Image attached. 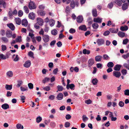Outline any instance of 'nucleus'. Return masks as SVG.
<instances>
[{
  "label": "nucleus",
  "instance_id": "f257e3e1",
  "mask_svg": "<svg viewBox=\"0 0 129 129\" xmlns=\"http://www.w3.org/2000/svg\"><path fill=\"white\" fill-rule=\"evenodd\" d=\"M78 5L79 3L77 1H76L75 2L74 1L72 0L71 2L70 6L72 9H74L75 6L77 7H78Z\"/></svg>",
  "mask_w": 129,
  "mask_h": 129
},
{
  "label": "nucleus",
  "instance_id": "f03ea898",
  "mask_svg": "<svg viewBox=\"0 0 129 129\" xmlns=\"http://www.w3.org/2000/svg\"><path fill=\"white\" fill-rule=\"evenodd\" d=\"M28 7L30 10L35 9L36 8L34 3L33 2H30L29 3Z\"/></svg>",
  "mask_w": 129,
  "mask_h": 129
},
{
  "label": "nucleus",
  "instance_id": "7ed1b4c3",
  "mask_svg": "<svg viewBox=\"0 0 129 129\" xmlns=\"http://www.w3.org/2000/svg\"><path fill=\"white\" fill-rule=\"evenodd\" d=\"M42 38L44 41L45 43L49 41V37L48 35H43V36Z\"/></svg>",
  "mask_w": 129,
  "mask_h": 129
},
{
  "label": "nucleus",
  "instance_id": "20e7f679",
  "mask_svg": "<svg viewBox=\"0 0 129 129\" xmlns=\"http://www.w3.org/2000/svg\"><path fill=\"white\" fill-rule=\"evenodd\" d=\"M94 60L93 59L91 58L89 59L88 61V66L90 67L94 63Z\"/></svg>",
  "mask_w": 129,
  "mask_h": 129
},
{
  "label": "nucleus",
  "instance_id": "39448f33",
  "mask_svg": "<svg viewBox=\"0 0 129 129\" xmlns=\"http://www.w3.org/2000/svg\"><path fill=\"white\" fill-rule=\"evenodd\" d=\"M113 76L117 78H119L121 76V74L119 72L114 71L113 72Z\"/></svg>",
  "mask_w": 129,
  "mask_h": 129
},
{
  "label": "nucleus",
  "instance_id": "423d86ee",
  "mask_svg": "<svg viewBox=\"0 0 129 129\" xmlns=\"http://www.w3.org/2000/svg\"><path fill=\"white\" fill-rule=\"evenodd\" d=\"M31 64V62L29 60H27L25 62L23 65L24 67L28 68L30 67Z\"/></svg>",
  "mask_w": 129,
  "mask_h": 129
},
{
  "label": "nucleus",
  "instance_id": "0eeeda50",
  "mask_svg": "<svg viewBox=\"0 0 129 129\" xmlns=\"http://www.w3.org/2000/svg\"><path fill=\"white\" fill-rule=\"evenodd\" d=\"M102 19L99 17L94 18L93 19V21L96 23H101L102 22Z\"/></svg>",
  "mask_w": 129,
  "mask_h": 129
},
{
  "label": "nucleus",
  "instance_id": "6e6552de",
  "mask_svg": "<svg viewBox=\"0 0 129 129\" xmlns=\"http://www.w3.org/2000/svg\"><path fill=\"white\" fill-rule=\"evenodd\" d=\"M37 22L39 25L41 26L43 24V20L42 19L40 18H37Z\"/></svg>",
  "mask_w": 129,
  "mask_h": 129
},
{
  "label": "nucleus",
  "instance_id": "1a4fd4ad",
  "mask_svg": "<svg viewBox=\"0 0 129 129\" xmlns=\"http://www.w3.org/2000/svg\"><path fill=\"white\" fill-rule=\"evenodd\" d=\"M12 33L10 30H8L6 31V34L8 38H10L12 37Z\"/></svg>",
  "mask_w": 129,
  "mask_h": 129
},
{
  "label": "nucleus",
  "instance_id": "9d476101",
  "mask_svg": "<svg viewBox=\"0 0 129 129\" xmlns=\"http://www.w3.org/2000/svg\"><path fill=\"white\" fill-rule=\"evenodd\" d=\"M35 17V14L33 12L30 13L28 14V17L30 19L34 20Z\"/></svg>",
  "mask_w": 129,
  "mask_h": 129
},
{
  "label": "nucleus",
  "instance_id": "9b49d317",
  "mask_svg": "<svg viewBox=\"0 0 129 129\" xmlns=\"http://www.w3.org/2000/svg\"><path fill=\"white\" fill-rule=\"evenodd\" d=\"M76 20L78 23H81L83 20V18L82 16L80 15L77 17Z\"/></svg>",
  "mask_w": 129,
  "mask_h": 129
},
{
  "label": "nucleus",
  "instance_id": "f8f14e48",
  "mask_svg": "<svg viewBox=\"0 0 129 129\" xmlns=\"http://www.w3.org/2000/svg\"><path fill=\"white\" fill-rule=\"evenodd\" d=\"M104 41L103 39H99L98 40L97 43L98 45L100 46L103 44L104 43Z\"/></svg>",
  "mask_w": 129,
  "mask_h": 129
},
{
  "label": "nucleus",
  "instance_id": "ddd939ff",
  "mask_svg": "<svg viewBox=\"0 0 129 129\" xmlns=\"http://www.w3.org/2000/svg\"><path fill=\"white\" fill-rule=\"evenodd\" d=\"M7 26L11 29L12 30H14L15 27L14 25L12 23L8 24Z\"/></svg>",
  "mask_w": 129,
  "mask_h": 129
},
{
  "label": "nucleus",
  "instance_id": "4468645a",
  "mask_svg": "<svg viewBox=\"0 0 129 129\" xmlns=\"http://www.w3.org/2000/svg\"><path fill=\"white\" fill-rule=\"evenodd\" d=\"M121 67V66L119 64H116L115 65L114 68V70L115 71H119Z\"/></svg>",
  "mask_w": 129,
  "mask_h": 129
},
{
  "label": "nucleus",
  "instance_id": "2eb2a0df",
  "mask_svg": "<svg viewBox=\"0 0 129 129\" xmlns=\"http://www.w3.org/2000/svg\"><path fill=\"white\" fill-rule=\"evenodd\" d=\"M63 95L61 93H59L56 97V98L58 100H61L63 98Z\"/></svg>",
  "mask_w": 129,
  "mask_h": 129
},
{
  "label": "nucleus",
  "instance_id": "dca6fc26",
  "mask_svg": "<svg viewBox=\"0 0 129 129\" xmlns=\"http://www.w3.org/2000/svg\"><path fill=\"white\" fill-rule=\"evenodd\" d=\"M79 30H83L84 31H86L87 30L86 26L84 25L80 26L79 27Z\"/></svg>",
  "mask_w": 129,
  "mask_h": 129
},
{
  "label": "nucleus",
  "instance_id": "f3484780",
  "mask_svg": "<svg viewBox=\"0 0 129 129\" xmlns=\"http://www.w3.org/2000/svg\"><path fill=\"white\" fill-rule=\"evenodd\" d=\"M28 24V22L26 19H23L22 22V24L23 25L26 27L27 26Z\"/></svg>",
  "mask_w": 129,
  "mask_h": 129
},
{
  "label": "nucleus",
  "instance_id": "a211bd4d",
  "mask_svg": "<svg viewBox=\"0 0 129 129\" xmlns=\"http://www.w3.org/2000/svg\"><path fill=\"white\" fill-rule=\"evenodd\" d=\"M97 11L95 9H93L92 10V13L93 17H95L97 16Z\"/></svg>",
  "mask_w": 129,
  "mask_h": 129
},
{
  "label": "nucleus",
  "instance_id": "6ab92c4d",
  "mask_svg": "<svg viewBox=\"0 0 129 129\" xmlns=\"http://www.w3.org/2000/svg\"><path fill=\"white\" fill-rule=\"evenodd\" d=\"M102 56L101 55H98L95 57V60L97 62L100 61L102 60Z\"/></svg>",
  "mask_w": 129,
  "mask_h": 129
},
{
  "label": "nucleus",
  "instance_id": "aec40b11",
  "mask_svg": "<svg viewBox=\"0 0 129 129\" xmlns=\"http://www.w3.org/2000/svg\"><path fill=\"white\" fill-rule=\"evenodd\" d=\"M109 31L113 33H117L118 31V28L115 29L114 28H110L109 29Z\"/></svg>",
  "mask_w": 129,
  "mask_h": 129
},
{
  "label": "nucleus",
  "instance_id": "412c9836",
  "mask_svg": "<svg viewBox=\"0 0 129 129\" xmlns=\"http://www.w3.org/2000/svg\"><path fill=\"white\" fill-rule=\"evenodd\" d=\"M128 29V27L126 25L124 26H121L120 27V30L122 31H126Z\"/></svg>",
  "mask_w": 129,
  "mask_h": 129
},
{
  "label": "nucleus",
  "instance_id": "4be33fe9",
  "mask_svg": "<svg viewBox=\"0 0 129 129\" xmlns=\"http://www.w3.org/2000/svg\"><path fill=\"white\" fill-rule=\"evenodd\" d=\"M1 39L2 42L5 43H7L9 42L8 39L5 37H2Z\"/></svg>",
  "mask_w": 129,
  "mask_h": 129
},
{
  "label": "nucleus",
  "instance_id": "5701e85b",
  "mask_svg": "<svg viewBox=\"0 0 129 129\" xmlns=\"http://www.w3.org/2000/svg\"><path fill=\"white\" fill-rule=\"evenodd\" d=\"M9 105L5 103L2 105V107L4 109H7L9 108Z\"/></svg>",
  "mask_w": 129,
  "mask_h": 129
},
{
  "label": "nucleus",
  "instance_id": "b1692460",
  "mask_svg": "<svg viewBox=\"0 0 129 129\" xmlns=\"http://www.w3.org/2000/svg\"><path fill=\"white\" fill-rule=\"evenodd\" d=\"M118 35V36L121 38H123L125 36V33L121 31H119Z\"/></svg>",
  "mask_w": 129,
  "mask_h": 129
},
{
  "label": "nucleus",
  "instance_id": "393cba45",
  "mask_svg": "<svg viewBox=\"0 0 129 129\" xmlns=\"http://www.w3.org/2000/svg\"><path fill=\"white\" fill-rule=\"evenodd\" d=\"M17 84L16 85L17 87L19 88L20 87L23 83L22 81L20 80H18L17 81Z\"/></svg>",
  "mask_w": 129,
  "mask_h": 129
},
{
  "label": "nucleus",
  "instance_id": "a878e982",
  "mask_svg": "<svg viewBox=\"0 0 129 129\" xmlns=\"http://www.w3.org/2000/svg\"><path fill=\"white\" fill-rule=\"evenodd\" d=\"M15 21L17 24L19 25L21 24V20L20 18L18 17L16 18L15 19Z\"/></svg>",
  "mask_w": 129,
  "mask_h": 129
},
{
  "label": "nucleus",
  "instance_id": "bb28decb",
  "mask_svg": "<svg viewBox=\"0 0 129 129\" xmlns=\"http://www.w3.org/2000/svg\"><path fill=\"white\" fill-rule=\"evenodd\" d=\"M12 85L11 84L10 85L6 84L5 85V88L7 90H11L12 88Z\"/></svg>",
  "mask_w": 129,
  "mask_h": 129
},
{
  "label": "nucleus",
  "instance_id": "cd10ccee",
  "mask_svg": "<svg viewBox=\"0 0 129 129\" xmlns=\"http://www.w3.org/2000/svg\"><path fill=\"white\" fill-rule=\"evenodd\" d=\"M55 22V21L53 19H50L49 21L50 25L51 27L53 26Z\"/></svg>",
  "mask_w": 129,
  "mask_h": 129
},
{
  "label": "nucleus",
  "instance_id": "c85d7f7f",
  "mask_svg": "<svg viewBox=\"0 0 129 129\" xmlns=\"http://www.w3.org/2000/svg\"><path fill=\"white\" fill-rule=\"evenodd\" d=\"M92 82L93 85H96L98 82V80L96 78L93 79Z\"/></svg>",
  "mask_w": 129,
  "mask_h": 129
},
{
  "label": "nucleus",
  "instance_id": "c756f323",
  "mask_svg": "<svg viewBox=\"0 0 129 129\" xmlns=\"http://www.w3.org/2000/svg\"><path fill=\"white\" fill-rule=\"evenodd\" d=\"M39 15L42 16H44L45 14V12L44 11L40 10L38 12Z\"/></svg>",
  "mask_w": 129,
  "mask_h": 129
},
{
  "label": "nucleus",
  "instance_id": "7c9ffc66",
  "mask_svg": "<svg viewBox=\"0 0 129 129\" xmlns=\"http://www.w3.org/2000/svg\"><path fill=\"white\" fill-rule=\"evenodd\" d=\"M83 53L84 54H89L90 53V51L89 50H87L86 49H84L83 51Z\"/></svg>",
  "mask_w": 129,
  "mask_h": 129
},
{
  "label": "nucleus",
  "instance_id": "2f4dec72",
  "mask_svg": "<svg viewBox=\"0 0 129 129\" xmlns=\"http://www.w3.org/2000/svg\"><path fill=\"white\" fill-rule=\"evenodd\" d=\"M122 9L125 10L127 9L128 8V4L127 3H125L123 4L122 6Z\"/></svg>",
  "mask_w": 129,
  "mask_h": 129
},
{
  "label": "nucleus",
  "instance_id": "473e14b6",
  "mask_svg": "<svg viewBox=\"0 0 129 129\" xmlns=\"http://www.w3.org/2000/svg\"><path fill=\"white\" fill-rule=\"evenodd\" d=\"M92 27L94 29H97L99 27V25L97 23H94L92 24Z\"/></svg>",
  "mask_w": 129,
  "mask_h": 129
},
{
  "label": "nucleus",
  "instance_id": "72a5a7b5",
  "mask_svg": "<svg viewBox=\"0 0 129 129\" xmlns=\"http://www.w3.org/2000/svg\"><path fill=\"white\" fill-rule=\"evenodd\" d=\"M114 3L118 6H120L122 3L120 0H115Z\"/></svg>",
  "mask_w": 129,
  "mask_h": 129
},
{
  "label": "nucleus",
  "instance_id": "f704fd0d",
  "mask_svg": "<svg viewBox=\"0 0 129 129\" xmlns=\"http://www.w3.org/2000/svg\"><path fill=\"white\" fill-rule=\"evenodd\" d=\"M114 64L112 62H109L107 64V67L110 68H111L113 67Z\"/></svg>",
  "mask_w": 129,
  "mask_h": 129
},
{
  "label": "nucleus",
  "instance_id": "c9c22d12",
  "mask_svg": "<svg viewBox=\"0 0 129 129\" xmlns=\"http://www.w3.org/2000/svg\"><path fill=\"white\" fill-rule=\"evenodd\" d=\"M6 74L9 77H12L13 76V72L11 71H9L7 72Z\"/></svg>",
  "mask_w": 129,
  "mask_h": 129
},
{
  "label": "nucleus",
  "instance_id": "e433bc0d",
  "mask_svg": "<svg viewBox=\"0 0 129 129\" xmlns=\"http://www.w3.org/2000/svg\"><path fill=\"white\" fill-rule=\"evenodd\" d=\"M16 127L17 129H20L21 128L22 129L23 128V126L19 123L18 124L16 125Z\"/></svg>",
  "mask_w": 129,
  "mask_h": 129
},
{
  "label": "nucleus",
  "instance_id": "4c0bfd02",
  "mask_svg": "<svg viewBox=\"0 0 129 129\" xmlns=\"http://www.w3.org/2000/svg\"><path fill=\"white\" fill-rule=\"evenodd\" d=\"M57 33V31L55 29H54L51 31V34L53 35H56Z\"/></svg>",
  "mask_w": 129,
  "mask_h": 129
},
{
  "label": "nucleus",
  "instance_id": "58836bf2",
  "mask_svg": "<svg viewBox=\"0 0 129 129\" xmlns=\"http://www.w3.org/2000/svg\"><path fill=\"white\" fill-rule=\"evenodd\" d=\"M23 9L26 13H28L29 12V9L27 6H24L23 7Z\"/></svg>",
  "mask_w": 129,
  "mask_h": 129
},
{
  "label": "nucleus",
  "instance_id": "ea45409f",
  "mask_svg": "<svg viewBox=\"0 0 129 129\" xmlns=\"http://www.w3.org/2000/svg\"><path fill=\"white\" fill-rule=\"evenodd\" d=\"M103 57L104 60H107L109 59V57L107 54H105L103 55Z\"/></svg>",
  "mask_w": 129,
  "mask_h": 129
},
{
  "label": "nucleus",
  "instance_id": "a19ab883",
  "mask_svg": "<svg viewBox=\"0 0 129 129\" xmlns=\"http://www.w3.org/2000/svg\"><path fill=\"white\" fill-rule=\"evenodd\" d=\"M6 59V56L3 54H0V60L1 59L5 60Z\"/></svg>",
  "mask_w": 129,
  "mask_h": 129
},
{
  "label": "nucleus",
  "instance_id": "79ce46f5",
  "mask_svg": "<svg viewBox=\"0 0 129 129\" xmlns=\"http://www.w3.org/2000/svg\"><path fill=\"white\" fill-rule=\"evenodd\" d=\"M57 87L58 88V90L59 91H62L63 89V87L62 86L59 85H58Z\"/></svg>",
  "mask_w": 129,
  "mask_h": 129
},
{
  "label": "nucleus",
  "instance_id": "37998d69",
  "mask_svg": "<svg viewBox=\"0 0 129 129\" xmlns=\"http://www.w3.org/2000/svg\"><path fill=\"white\" fill-rule=\"evenodd\" d=\"M18 15L19 17H21L23 14V13L22 11L21 10H19L18 12Z\"/></svg>",
  "mask_w": 129,
  "mask_h": 129
},
{
  "label": "nucleus",
  "instance_id": "c03bdc74",
  "mask_svg": "<svg viewBox=\"0 0 129 129\" xmlns=\"http://www.w3.org/2000/svg\"><path fill=\"white\" fill-rule=\"evenodd\" d=\"M50 79V78H49L45 77L44 79L43 80L42 82L43 83H45L46 82L48 81Z\"/></svg>",
  "mask_w": 129,
  "mask_h": 129
},
{
  "label": "nucleus",
  "instance_id": "a18cd8bd",
  "mask_svg": "<svg viewBox=\"0 0 129 129\" xmlns=\"http://www.w3.org/2000/svg\"><path fill=\"white\" fill-rule=\"evenodd\" d=\"M42 120V118L40 116L36 118L37 122L38 123H39Z\"/></svg>",
  "mask_w": 129,
  "mask_h": 129
},
{
  "label": "nucleus",
  "instance_id": "49530a36",
  "mask_svg": "<svg viewBox=\"0 0 129 129\" xmlns=\"http://www.w3.org/2000/svg\"><path fill=\"white\" fill-rule=\"evenodd\" d=\"M21 39V36H18L17 38L15 39L16 42H20V40Z\"/></svg>",
  "mask_w": 129,
  "mask_h": 129
},
{
  "label": "nucleus",
  "instance_id": "de8ad7c7",
  "mask_svg": "<svg viewBox=\"0 0 129 129\" xmlns=\"http://www.w3.org/2000/svg\"><path fill=\"white\" fill-rule=\"evenodd\" d=\"M70 8L68 6H67L66 9V12L67 13H68L70 12Z\"/></svg>",
  "mask_w": 129,
  "mask_h": 129
},
{
  "label": "nucleus",
  "instance_id": "09e8293b",
  "mask_svg": "<svg viewBox=\"0 0 129 129\" xmlns=\"http://www.w3.org/2000/svg\"><path fill=\"white\" fill-rule=\"evenodd\" d=\"M82 120L84 122H85L87 120L88 118L85 115H83L82 116Z\"/></svg>",
  "mask_w": 129,
  "mask_h": 129
},
{
  "label": "nucleus",
  "instance_id": "8fccbe9b",
  "mask_svg": "<svg viewBox=\"0 0 129 129\" xmlns=\"http://www.w3.org/2000/svg\"><path fill=\"white\" fill-rule=\"evenodd\" d=\"M110 32L109 30H106L105 31L103 34V35L104 36H106L109 35L110 34Z\"/></svg>",
  "mask_w": 129,
  "mask_h": 129
},
{
  "label": "nucleus",
  "instance_id": "3c124183",
  "mask_svg": "<svg viewBox=\"0 0 129 129\" xmlns=\"http://www.w3.org/2000/svg\"><path fill=\"white\" fill-rule=\"evenodd\" d=\"M121 107H123L124 105V103L122 101H120L118 104Z\"/></svg>",
  "mask_w": 129,
  "mask_h": 129
},
{
  "label": "nucleus",
  "instance_id": "603ef678",
  "mask_svg": "<svg viewBox=\"0 0 129 129\" xmlns=\"http://www.w3.org/2000/svg\"><path fill=\"white\" fill-rule=\"evenodd\" d=\"M50 125L53 128H54L56 125L55 123L54 122H51L50 123Z\"/></svg>",
  "mask_w": 129,
  "mask_h": 129
},
{
  "label": "nucleus",
  "instance_id": "864d4df0",
  "mask_svg": "<svg viewBox=\"0 0 129 129\" xmlns=\"http://www.w3.org/2000/svg\"><path fill=\"white\" fill-rule=\"evenodd\" d=\"M58 69L56 68L54 69L53 71V74L55 75L57 74L58 72Z\"/></svg>",
  "mask_w": 129,
  "mask_h": 129
},
{
  "label": "nucleus",
  "instance_id": "5fc2aeb1",
  "mask_svg": "<svg viewBox=\"0 0 129 129\" xmlns=\"http://www.w3.org/2000/svg\"><path fill=\"white\" fill-rule=\"evenodd\" d=\"M70 123L68 122H66L64 124L65 127H70Z\"/></svg>",
  "mask_w": 129,
  "mask_h": 129
},
{
  "label": "nucleus",
  "instance_id": "6e6d98bb",
  "mask_svg": "<svg viewBox=\"0 0 129 129\" xmlns=\"http://www.w3.org/2000/svg\"><path fill=\"white\" fill-rule=\"evenodd\" d=\"M5 31L4 29H2L0 31L1 35L2 36H4L5 34Z\"/></svg>",
  "mask_w": 129,
  "mask_h": 129
},
{
  "label": "nucleus",
  "instance_id": "4d7b16f0",
  "mask_svg": "<svg viewBox=\"0 0 129 129\" xmlns=\"http://www.w3.org/2000/svg\"><path fill=\"white\" fill-rule=\"evenodd\" d=\"M123 66L127 69L129 70V64L124 63L123 65Z\"/></svg>",
  "mask_w": 129,
  "mask_h": 129
},
{
  "label": "nucleus",
  "instance_id": "13d9d810",
  "mask_svg": "<svg viewBox=\"0 0 129 129\" xmlns=\"http://www.w3.org/2000/svg\"><path fill=\"white\" fill-rule=\"evenodd\" d=\"M128 41V40L127 38H126L123 40V41L122 43L123 44H126Z\"/></svg>",
  "mask_w": 129,
  "mask_h": 129
},
{
  "label": "nucleus",
  "instance_id": "bf43d9fd",
  "mask_svg": "<svg viewBox=\"0 0 129 129\" xmlns=\"http://www.w3.org/2000/svg\"><path fill=\"white\" fill-rule=\"evenodd\" d=\"M28 87L30 89H32L33 88V85L31 83H29L28 84Z\"/></svg>",
  "mask_w": 129,
  "mask_h": 129
},
{
  "label": "nucleus",
  "instance_id": "052dcab7",
  "mask_svg": "<svg viewBox=\"0 0 129 129\" xmlns=\"http://www.w3.org/2000/svg\"><path fill=\"white\" fill-rule=\"evenodd\" d=\"M43 89L45 90L48 91L50 89V88L49 86H47L45 87H44Z\"/></svg>",
  "mask_w": 129,
  "mask_h": 129
},
{
  "label": "nucleus",
  "instance_id": "680f3d73",
  "mask_svg": "<svg viewBox=\"0 0 129 129\" xmlns=\"http://www.w3.org/2000/svg\"><path fill=\"white\" fill-rule=\"evenodd\" d=\"M69 32L71 34H73L75 33L76 32V30L75 29L73 28H71L69 31Z\"/></svg>",
  "mask_w": 129,
  "mask_h": 129
},
{
  "label": "nucleus",
  "instance_id": "e2e57ef3",
  "mask_svg": "<svg viewBox=\"0 0 129 129\" xmlns=\"http://www.w3.org/2000/svg\"><path fill=\"white\" fill-rule=\"evenodd\" d=\"M2 49L3 51H4L7 49V47L6 45H3L1 46Z\"/></svg>",
  "mask_w": 129,
  "mask_h": 129
},
{
  "label": "nucleus",
  "instance_id": "0e129e2a",
  "mask_svg": "<svg viewBox=\"0 0 129 129\" xmlns=\"http://www.w3.org/2000/svg\"><path fill=\"white\" fill-rule=\"evenodd\" d=\"M28 55L31 57H34L33 53L31 51L29 52L28 53Z\"/></svg>",
  "mask_w": 129,
  "mask_h": 129
},
{
  "label": "nucleus",
  "instance_id": "69168bd1",
  "mask_svg": "<svg viewBox=\"0 0 129 129\" xmlns=\"http://www.w3.org/2000/svg\"><path fill=\"white\" fill-rule=\"evenodd\" d=\"M121 72L123 75H125L127 73V70L125 69H123L122 70Z\"/></svg>",
  "mask_w": 129,
  "mask_h": 129
},
{
  "label": "nucleus",
  "instance_id": "338daca9",
  "mask_svg": "<svg viewBox=\"0 0 129 129\" xmlns=\"http://www.w3.org/2000/svg\"><path fill=\"white\" fill-rule=\"evenodd\" d=\"M85 103L87 104H89L92 103L90 99H88L85 101Z\"/></svg>",
  "mask_w": 129,
  "mask_h": 129
},
{
  "label": "nucleus",
  "instance_id": "774afa93",
  "mask_svg": "<svg viewBox=\"0 0 129 129\" xmlns=\"http://www.w3.org/2000/svg\"><path fill=\"white\" fill-rule=\"evenodd\" d=\"M124 94L125 95H129V90L126 89L124 91Z\"/></svg>",
  "mask_w": 129,
  "mask_h": 129
}]
</instances>
